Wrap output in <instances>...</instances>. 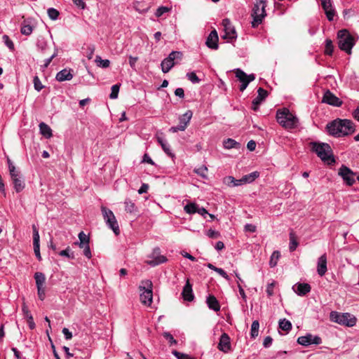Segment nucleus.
I'll list each match as a JSON object with an SVG mask.
<instances>
[{
  "label": "nucleus",
  "mask_w": 359,
  "mask_h": 359,
  "mask_svg": "<svg viewBox=\"0 0 359 359\" xmlns=\"http://www.w3.org/2000/svg\"><path fill=\"white\" fill-rule=\"evenodd\" d=\"M326 128L330 135L343 137L354 133V123L348 119H335L327 123Z\"/></svg>",
  "instance_id": "f257e3e1"
},
{
  "label": "nucleus",
  "mask_w": 359,
  "mask_h": 359,
  "mask_svg": "<svg viewBox=\"0 0 359 359\" xmlns=\"http://www.w3.org/2000/svg\"><path fill=\"white\" fill-rule=\"evenodd\" d=\"M339 48L347 53H351V50L355 43V38L347 29H341L337 33Z\"/></svg>",
  "instance_id": "f03ea898"
},
{
  "label": "nucleus",
  "mask_w": 359,
  "mask_h": 359,
  "mask_svg": "<svg viewBox=\"0 0 359 359\" xmlns=\"http://www.w3.org/2000/svg\"><path fill=\"white\" fill-rule=\"evenodd\" d=\"M311 150L324 162L331 163L334 162L332 156V151L330 145L326 143L311 142Z\"/></svg>",
  "instance_id": "7ed1b4c3"
},
{
  "label": "nucleus",
  "mask_w": 359,
  "mask_h": 359,
  "mask_svg": "<svg viewBox=\"0 0 359 359\" xmlns=\"http://www.w3.org/2000/svg\"><path fill=\"white\" fill-rule=\"evenodd\" d=\"M277 121L285 128H294L298 124V118L290 113L288 109L278 111L276 114Z\"/></svg>",
  "instance_id": "20e7f679"
},
{
  "label": "nucleus",
  "mask_w": 359,
  "mask_h": 359,
  "mask_svg": "<svg viewBox=\"0 0 359 359\" xmlns=\"http://www.w3.org/2000/svg\"><path fill=\"white\" fill-rule=\"evenodd\" d=\"M265 0H257L252 8V17L253 20L252 22V27H257L262 22L263 19L266 15Z\"/></svg>",
  "instance_id": "39448f33"
},
{
  "label": "nucleus",
  "mask_w": 359,
  "mask_h": 359,
  "mask_svg": "<svg viewBox=\"0 0 359 359\" xmlns=\"http://www.w3.org/2000/svg\"><path fill=\"white\" fill-rule=\"evenodd\" d=\"M101 212L107 226L113 231L115 235H119V226L113 212L104 206L101 207Z\"/></svg>",
  "instance_id": "423d86ee"
},
{
  "label": "nucleus",
  "mask_w": 359,
  "mask_h": 359,
  "mask_svg": "<svg viewBox=\"0 0 359 359\" xmlns=\"http://www.w3.org/2000/svg\"><path fill=\"white\" fill-rule=\"evenodd\" d=\"M144 286H140V290H143L140 294V300L144 305H150L152 302V283L151 280H146L142 282Z\"/></svg>",
  "instance_id": "0eeeda50"
},
{
  "label": "nucleus",
  "mask_w": 359,
  "mask_h": 359,
  "mask_svg": "<svg viewBox=\"0 0 359 359\" xmlns=\"http://www.w3.org/2000/svg\"><path fill=\"white\" fill-rule=\"evenodd\" d=\"M182 53L180 51H172L168 57L161 62V69L163 73H168L175 65L174 60L182 57Z\"/></svg>",
  "instance_id": "6e6552de"
},
{
  "label": "nucleus",
  "mask_w": 359,
  "mask_h": 359,
  "mask_svg": "<svg viewBox=\"0 0 359 359\" xmlns=\"http://www.w3.org/2000/svg\"><path fill=\"white\" fill-rule=\"evenodd\" d=\"M148 257L150 259H147L146 263L151 266H156L168 261L165 256L161 255L159 248H155Z\"/></svg>",
  "instance_id": "1a4fd4ad"
},
{
  "label": "nucleus",
  "mask_w": 359,
  "mask_h": 359,
  "mask_svg": "<svg viewBox=\"0 0 359 359\" xmlns=\"http://www.w3.org/2000/svg\"><path fill=\"white\" fill-rule=\"evenodd\" d=\"M332 322L346 327H353L355 325L357 319L355 316H330Z\"/></svg>",
  "instance_id": "9d476101"
},
{
  "label": "nucleus",
  "mask_w": 359,
  "mask_h": 359,
  "mask_svg": "<svg viewBox=\"0 0 359 359\" xmlns=\"http://www.w3.org/2000/svg\"><path fill=\"white\" fill-rule=\"evenodd\" d=\"M236 76L238 79L242 83L239 89L241 91H243L250 82L252 81L255 79V76L253 74L247 75L243 70L241 69H236L235 70Z\"/></svg>",
  "instance_id": "9b49d317"
},
{
  "label": "nucleus",
  "mask_w": 359,
  "mask_h": 359,
  "mask_svg": "<svg viewBox=\"0 0 359 359\" xmlns=\"http://www.w3.org/2000/svg\"><path fill=\"white\" fill-rule=\"evenodd\" d=\"M222 26L224 27V34L222 36L224 39L233 40L237 38V34L234 27L228 18L222 20Z\"/></svg>",
  "instance_id": "f8f14e48"
},
{
  "label": "nucleus",
  "mask_w": 359,
  "mask_h": 359,
  "mask_svg": "<svg viewBox=\"0 0 359 359\" xmlns=\"http://www.w3.org/2000/svg\"><path fill=\"white\" fill-rule=\"evenodd\" d=\"M297 342L302 346H307L311 344L318 345L321 344L322 340L318 336H313L311 334H308L305 336L298 337Z\"/></svg>",
  "instance_id": "ddd939ff"
},
{
  "label": "nucleus",
  "mask_w": 359,
  "mask_h": 359,
  "mask_svg": "<svg viewBox=\"0 0 359 359\" xmlns=\"http://www.w3.org/2000/svg\"><path fill=\"white\" fill-rule=\"evenodd\" d=\"M339 175L343 178L344 181L349 186L355 182V173L348 167L341 166L339 171Z\"/></svg>",
  "instance_id": "4468645a"
},
{
  "label": "nucleus",
  "mask_w": 359,
  "mask_h": 359,
  "mask_svg": "<svg viewBox=\"0 0 359 359\" xmlns=\"http://www.w3.org/2000/svg\"><path fill=\"white\" fill-rule=\"evenodd\" d=\"M322 102L334 107H340L342 104V101L329 90L324 93Z\"/></svg>",
  "instance_id": "2eb2a0df"
},
{
  "label": "nucleus",
  "mask_w": 359,
  "mask_h": 359,
  "mask_svg": "<svg viewBox=\"0 0 359 359\" xmlns=\"http://www.w3.org/2000/svg\"><path fill=\"white\" fill-rule=\"evenodd\" d=\"M311 286L308 283H297L292 286L293 291L299 296H304L311 291Z\"/></svg>",
  "instance_id": "dca6fc26"
},
{
  "label": "nucleus",
  "mask_w": 359,
  "mask_h": 359,
  "mask_svg": "<svg viewBox=\"0 0 359 359\" xmlns=\"http://www.w3.org/2000/svg\"><path fill=\"white\" fill-rule=\"evenodd\" d=\"M218 35L215 29L212 30L208 35L205 44L211 49L217 50L218 48Z\"/></svg>",
  "instance_id": "f3484780"
},
{
  "label": "nucleus",
  "mask_w": 359,
  "mask_h": 359,
  "mask_svg": "<svg viewBox=\"0 0 359 359\" xmlns=\"http://www.w3.org/2000/svg\"><path fill=\"white\" fill-rule=\"evenodd\" d=\"M258 95L252 100V109L257 111L259 105L266 97L268 93L262 88H259L257 90Z\"/></svg>",
  "instance_id": "a211bd4d"
},
{
  "label": "nucleus",
  "mask_w": 359,
  "mask_h": 359,
  "mask_svg": "<svg viewBox=\"0 0 359 359\" xmlns=\"http://www.w3.org/2000/svg\"><path fill=\"white\" fill-rule=\"evenodd\" d=\"M218 348L224 352L227 353L231 348L230 337L226 333H223L219 339L218 344Z\"/></svg>",
  "instance_id": "6ab92c4d"
},
{
  "label": "nucleus",
  "mask_w": 359,
  "mask_h": 359,
  "mask_svg": "<svg viewBox=\"0 0 359 359\" xmlns=\"http://www.w3.org/2000/svg\"><path fill=\"white\" fill-rule=\"evenodd\" d=\"M327 256L326 254L321 255L317 263V272L320 276H323L327 272Z\"/></svg>",
  "instance_id": "aec40b11"
},
{
  "label": "nucleus",
  "mask_w": 359,
  "mask_h": 359,
  "mask_svg": "<svg viewBox=\"0 0 359 359\" xmlns=\"http://www.w3.org/2000/svg\"><path fill=\"white\" fill-rule=\"evenodd\" d=\"M192 115V111L191 110H188L179 118L180 123L178 125L180 126V131H184L187 128L189 123L191 121Z\"/></svg>",
  "instance_id": "412c9836"
},
{
  "label": "nucleus",
  "mask_w": 359,
  "mask_h": 359,
  "mask_svg": "<svg viewBox=\"0 0 359 359\" xmlns=\"http://www.w3.org/2000/svg\"><path fill=\"white\" fill-rule=\"evenodd\" d=\"M73 70L71 69H64L56 74L55 79L60 82L70 81L73 78Z\"/></svg>",
  "instance_id": "4be33fe9"
},
{
  "label": "nucleus",
  "mask_w": 359,
  "mask_h": 359,
  "mask_svg": "<svg viewBox=\"0 0 359 359\" xmlns=\"http://www.w3.org/2000/svg\"><path fill=\"white\" fill-rule=\"evenodd\" d=\"M182 295L183 299L186 301L191 302L194 299V296L193 294L192 285L189 280H187L186 284L184 286Z\"/></svg>",
  "instance_id": "5701e85b"
},
{
  "label": "nucleus",
  "mask_w": 359,
  "mask_h": 359,
  "mask_svg": "<svg viewBox=\"0 0 359 359\" xmlns=\"http://www.w3.org/2000/svg\"><path fill=\"white\" fill-rule=\"evenodd\" d=\"M208 307L215 312H217L220 309V305L218 300L213 295H209L206 300Z\"/></svg>",
  "instance_id": "b1692460"
},
{
  "label": "nucleus",
  "mask_w": 359,
  "mask_h": 359,
  "mask_svg": "<svg viewBox=\"0 0 359 359\" xmlns=\"http://www.w3.org/2000/svg\"><path fill=\"white\" fill-rule=\"evenodd\" d=\"M14 189L16 192L22 191L25 188V183L22 180L20 175L16 176V177L11 178Z\"/></svg>",
  "instance_id": "393cba45"
},
{
  "label": "nucleus",
  "mask_w": 359,
  "mask_h": 359,
  "mask_svg": "<svg viewBox=\"0 0 359 359\" xmlns=\"http://www.w3.org/2000/svg\"><path fill=\"white\" fill-rule=\"evenodd\" d=\"M224 182L229 187H238L243 184V178L235 179L232 176H228L224 179Z\"/></svg>",
  "instance_id": "a878e982"
},
{
  "label": "nucleus",
  "mask_w": 359,
  "mask_h": 359,
  "mask_svg": "<svg viewBox=\"0 0 359 359\" xmlns=\"http://www.w3.org/2000/svg\"><path fill=\"white\" fill-rule=\"evenodd\" d=\"M39 127L40 133L43 136H44L46 138H50L52 137V130L50 128V126H48L46 123L41 122V123H39Z\"/></svg>",
  "instance_id": "bb28decb"
},
{
  "label": "nucleus",
  "mask_w": 359,
  "mask_h": 359,
  "mask_svg": "<svg viewBox=\"0 0 359 359\" xmlns=\"http://www.w3.org/2000/svg\"><path fill=\"white\" fill-rule=\"evenodd\" d=\"M223 146L225 149H230L233 148L238 149L240 148L241 144L233 139L228 138L223 141Z\"/></svg>",
  "instance_id": "cd10ccee"
},
{
  "label": "nucleus",
  "mask_w": 359,
  "mask_h": 359,
  "mask_svg": "<svg viewBox=\"0 0 359 359\" xmlns=\"http://www.w3.org/2000/svg\"><path fill=\"white\" fill-rule=\"evenodd\" d=\"M157 140L158 142L161 144L165 153L168 156L173 157L174 154L171 152L170 144L161 137H158Z\"/></svg>",
  "instance_id": "c85d7f7f"
},
{
  "label": "nucleus",
  "mask_w": 359,
  "mask_h": 359,
  "mask_svg": "<svg viewBox=\"0 0 359 359\" xmlns=\"http://www.w3.org/2000/svg\"><path fill=\"white\" fill-rule=\"evenodd\" d=\"M259 176V172L257 171L252 172L250 174L244 175L243 178V184H250L254 182Z\"/></svg>",
  "instance_id": "c756f323"
},
{
  "label": "nucleus",
  "mask_w": 359,
  "mask_h": 359,
  "mask_svg": "<svg viewBox=\"0 0 359 359\" xmlns=\"http://www.w3.org/2000/svg\"><path fill=\"white\" fill-rule=\"evenodd\" d=\"M34 279L36 280V287H38L39 286L44 287L45 282H46V276L43 273H41V272L35 273Z\"/></svg>",
  "instance_id": "7c9ffc66"
},
{
  "label": "nucleus",
  "mask_w": 359,
  "mask_h": 359,
  "mask_svg": "<svg viewBox=\"0 0 359 359\" xmlns=\"http://www.w3.org/2000/svg\"><path fill=\"white\" fill-rule=\"evenodd\" d=\"M97 65L102 68H107L109 67L110 61L107 59L103 60L99 55H97L95 60Z\"/></svg>",
  "instance_id": "2f4dec72"
},
{
  "label": "nucleus",
  "mask_w": 359,
  "mask_h": 359,
  "mask_svg": "<svg viewBox=\"0 0 359 359\" xmlns=\"http://www.w3.org/2000/svg\"><path fill=\"white\" fill-rule=\"evenodd\" d=\"M259 323L258 320H254L251 325L250 336L252 338H255L259 334Z\"/></svg>",
  "instance_id": "473e14b6"
},
{
  "label": "nucleus",
  "mask_w": 359,
  "mask_h": 359,
  "mask_svg": "<svg viewBox=\"0 0 359 359\" xmlns=\"http://www.w3.org/2000/svg\"><path fill=\"white\" fill-rule=\"evenodd\" d=\"M125 210L127 212L133 213L137 210V208L133 202L129 199L125 201Z\"/></svg>",
  "instance_id": "72a5a7b5"
},
{
  "label": "nucleus",
  "mask_w": 359,
  "mask_h": 359,
  "mask_svg": "<svg viewBox=\"0 0 359 359\" xmlns=\"http://www.w3.org/2000/svg\"><path fill=\"white\" fill-rule=\"evenodd\" d=\"M59 255L61 257H65L70 259L75 258L74 253L69 247H67L65 250H62L59 252Z\"/></svg>",
  "instance_id": "f704fd0d"
},
{
  "label": "nucleus",
  "mask_w": 359,
  "mask_h": 359,
  "mask_svg": "<svg viewBox=\"0 0 359 359\" xmlns=\"http://www.w3.org/2000/svg\"><path fill=\"white\" fill-rule=\"evenodd\" d=\"M298 246V242L296 239L295 235L294 233L291 232L290 233V250L294 251Z\"/></svg>",
  "instance_id": "c9c22d12"
},
{
  "label": "nucleus",
  "mask_w": 359,
  "mask_h": 359,
  "mask_svg": "<svg viewBox=\"0 0 359 359\" xmlns=\"http://www.w3.org/2000/svg\"><path fill=\"white\" fill-rule=\"evenodd\" d=\"M279 327L284 331L288 332L292 328V324L289 320L283 319L279 321Z\"/></svg>",
  "instance_id": "e433bc0d"
},
{
  "label": "nucleus",
  "mask_w": 359,
  "mask_h": 359,
  "mask_svg": "<svg viewBox=\"0 0 359 359\" xmlns=\"http://www.w3.org/2000/svg\"><path fill=\"white\" fill-rule=\"evenodd\" d=\"M198 205L194 203H190L186 205L184 208V211L188 214H194L197 211Z\"/></svg>",
  "instance_id": "4c0bfd02"
},
{
  "label": "nucleus",
  "mask_w": 359,
  "mask_h": 359,
  "mask_svg": "<svg viewBox=\"0 0 359 359\" xmlns=\"http://www.w3.org/2000/svg\"><path fill=\"white\" fill-rule=\"evenodd\" d=\"M280 255L278 251H274L270 258L269 265L271 267H274L277 264V262L280 257Z\"/></svg>",
  "instance_id": "58836bf2"
},
{
  "label": "nucleus",
  "mask_w": 359,
  "mask_h": 359,
  "mask_svg": "<svg viewBox=\"0 0 359 359\" xmlns=\"http://www.w3.org/2000/svg\"><path fill=\"white\" fill-rule=\"evenodd\" d=\"M334 50V46L332 44V41L330 39H327L325 40V53L328 55H332Z\"/></svg>",
  "instance_id": "ea45409f"
},
{
  "label": "nucleus",
  "mask_w": 359,
  "mask_h": 359,
  "mask_svg": "<svg viewBox=\"0 0 359 359\" xmlns=\"http://www.w3.org/2000/svg\"><path fill=\"white\" fill-rule=\"evenodd\" d=\"M120 85L115 84L111 86V92L109 95V97L111 99H116L118 97V92H119Z\"/></svg>",
  "instance_id": "a19ab883"
},
{
  "label": "nucleus",
  "mask_w": 359,
  "mask_h": 359,
  "mask_svg": "<svg viewBox=\"0 0 359 359\" xmlns=\"http://www.w3.org/2000/svg\"><path fill=\"white\" fill-rule=\"evenodd\" d=\"M59 14V11L53 8H50L48 9V17L53 20H57Z\"/></svg>",
  "instance_id": "79ce46f5"
},
{
  "label": "nucleus",
  "mask_w": 359,
  "mask_h": 359,
  "mask_svg": "<svg viewBox=\"0 0 359 359\" xmlns=\"http://www.w3.org/2000/svg\"><path fill=\"white\" fill-rule=\"evenodd\" d=\"M33 28L29 25H22L20 32L23 35L29 36L32 34Z\"/></svg>",
  "instance_id": "37998d69"
},
{
  "label": "nucleus",
  "mask_w": 359,
  "mask_h": 359,
  "mask_svg": "<svg viewBox=\"0 0 359 359\" xmlns=\"http://www.w3.org/2000/svg\"><path fill=\"white\" fill-rule=\"evenodd\" d=\"M34 87L36 90L39 92L43 88V86L42 85L39 78L37 76H35L33 79Z\"/></svg>",
  "instance_id": "c03bdc74"
},
{
  "label": "nucleus",
  "mask_w": 359,
  "mask_h": 359,
  "mask_svg": "<svg viewBox=\"0 0 359 359\" xmlns=\"http://www.w3.org/2000/svg\"><path fill=\"white\" fill-rule=\"evenodd\" d=\"M187 77L193 83H198L201 79L197 76L194 72H189L187 74Z\"/></svg>",
  "instance_id": "a18cd8bd"
},
{
  "label": "nucleus",
  "mask_w": 359,
  "mask_h": 359,
  "mask_svg": "<svg viewBox=\"0 0 359 359\" xmlns=\"http://www.w3.org/2000/svg\"><path fill=\"white\" fill-rule=\"evenodd\" d=\"M194 171L196 173L201 176L203 178H207L208 168L205 166H202L197 169H195Z\"/></svg>",
  "instance_id": "49530a36"
},
{
  "label": "nucleus",
  "mask_w": 359,
  "mask_h": 359,
  "mask_svg": "<svg viewBox=\"0 0 359 359\" xmlns=\"http://www.w3.org/2000/svg\"><path fill=\"white\" fill-rule=\"evenodd\" d=\"M3 41L5 43V45L11 50H14V44L13 41L10 39L9 36L7 35L3 36Z\"/></svg>",
  "instance_id": "de8ad7c7"
},
{
  "label": "nucleus",
  "mask_w": 359,
  "mask_h": 359,
  "mask_svg": "<svg viewBox=\"0 0 359 359\" xmlns=\"http://www.w3.org/2000/svg\"><path fill=\"white\" fill-rule=\"evenodd\" d=\"M33 228V245L39 244V233L36 227L34 225Z\"/></svg>",
  "instance_id": "09e8293b"
},
{
  "label": "nucleus",
  "mask_w": 359,
  "mask_h": 359,
  "mask_svg": "<svg viewBox=\"0 0 359 359\" xmlns=\"http://www.w3.org/2000/svg\"><path fill=\"white\" fill-rule=\"evenodd\" d=\"M163 336L167 340H168L170 346L175 345V344H177V341L173 338L172 335L170 333H169L168 332H165L163 333Z\"/></svg>",
  "instance_id": "8fccbe9b"
},
{
  "label": "nucleus",
  "mask_w": 359,
  "mask_h": 359,
  "mask_svg": "<svg viewBox=\"0 0 359 359\" xmlns=\"http://www.w3.org/2000/svg\"><path fill=\"white\" fill-rule=\"evenodd\" d=\"M321 5L325 11L332 9V5L330 0H321Z\"/></svg>",
  "instance_id": "3c124183"
},
{
  "label": "nucleus",
  "mask_w": 359,
  "mask_h": 359,
  "mask_svg": "<svg viewBox=\"0 0 359 359\" xmlns=\"http://www.w3.org/2000/svg\"><path fill=\"white\" fill-rule=\"evenodd\" d=\"M172 353L177 359H193L189 355L182 353L177 351H173Z\"/></svg>",
  "instance_id": "603ef678"
},
{
  "label": "nucleus",
  "mask_w": 359,
  "mask_h": 359,
  "mask_svg": "<svg viewBox=\"0 0 359 359\" xmlns=\"http://www.w3.org/2000/svg\"><path fill=\"white\" fill-rule=\"evenodd\" d=\"M170 11V8L165 6H161L159 7L156 11V17H161L164 13L168 12Z\"/></svg>",
  "instance_id": "864d4df0"
},
{
  "label": "nucleus",
  "mask_w": 359,
  "mask_h": 359,
  "mask_svg": "<svg viewBox=\"0 0 359 359\" xmlns=\"http://www.w3.org/2000/svg\"><path fill=\"white\" fill-rule=\"evenodd\" d=\"M8 170L11 178L16 177V176L20 175V172L16 169L15 165L8 167Z\"/></svg>",
  "instance_id": "5fc2aeb1"
},
{
  "label": "nucleus",
  "mask_w": 359,
  "mask_h": 359,
  "mask_svg": "<svg viewBox=\"0 0 359 359\" xmlns=\"http://www.w3.org/2000/svg\"><path fill=\"white\" fill-rule=\"evenodd\" d=\"M79 241L85 242L87 243H89L90 241L89 237L86 233H84L83 231H81L79 233Z\"/></svg>",
  "instance_id": "6e6d98bb"
},
{
  "label": "nucleus",
  "mask_w": 359,
  "mask_h": 359,
  "mask_svg": "<svg viewBox=\"0 0 359 359\" xmlns=\"http://www.w3.org/2000/svg\"><path fill=\"white\" fill-rule=\"evenodd\" d=\"M37 292H38V296H39V298L41 299V300H43L45 297H46V294H45V287H37Z\"/></svg>",
  "instance_id": "4d7b16f0"
},
{
  "label": "nucleus",
  "mask_w": 359,
  "mask_h": 359,
  "mask_svg": "<svg viewBox=\"0 0 359 359\" xmlns=\"http://www.w3.org/2000/svg\"><path fill=\"white\" fill-rule=\"evenodd\" d=\"M326 14V17L329 21H332L334 20V17L335 15V11L332 8L331 10H327V11H325Z\"/></svg>",
  "instance_id": "13d9d810"
},
{
  "label": "nucleus",
  "mask_w": 359,
  "mask_h": 359,
  "mask_svg": "<svg viewBox=\"0 0 359 359\" xmlns=\"http://www.w3.org/2000/svg\"><path fill=\"white\" fill-rule=\"evenodd\" d=\"M274 285H275L274 282L267 285L266 292L268 296L271 297L273 294Z\"/></svg>",
  "instance_id": "bf43d9fd"
},
{
  "label": "nucleus",
  "mask_w": 359,
  "mask_h": 359,
  "mask_svg": "<svg viewBox=\"0 0 359 359\" xmlns=\"http://www.w3.org/2000/svg\"><path fill=\"white\" fill-rule=\"evenodd\" d=\"M207 236L211 238H216L219 236V233L215 230L209 229L207 232Z\"/></svg>",
  "instance_id": "052dcab7"
},
{
  "label": "nucleus",
  "mask_w": 359,
  "mask_h": 359,
  "mask_svg": "<svg viewBox=\"0 0 359 359\" xmlns=\"http://www.w3.org/2000/svg\"><path fill=\"white\" fill-rule=\"evenodd\" d=\"M27 323L29 325V327L31 329V330H34L35 328V323L34 321V319H33V317L32 316H29L27 318Z\"/></svg>",
  "instance_id": "680f3d73"
},
{
  "label": "nucleus",
  "mask_w": 359,
  "mask_h": 359,
  "mask_svg": "<svg viewBox=\"0 0 359 359\" xmlns=\"http://www.w3.org/2000/svg\"><path fill=\"white\" fill-rule=\"evenodd\" d=\"M244 229L245 231L253 233L256 231V226L252 224H247L245 225Z\"/></svg>",
  "instance_id": "e2e57ef3"
},
{
  "label": "nucleus",
  "mask_w": 359,
  "mask_h": 359,
  "mask_svg": "<svg viewBox=\"0 0 359 359\" xmlns=\"http://www.w3.org/2000/svg\"><path fill=\"white\" fill-rule=\"evenodd\" d=\"M83 255L88 258V259H90L91 257H92V253H91V251H90V245L89 244L87 245L84 248H83Z\"/></svg>",
  "instance_id": "0e129e2a"
},
{
  "label": "nucleus",
  "mask_w": 359,
  "mask_h": 359,
  "mask_svg": "<svg viewBox=\"0 0 359 359\" xmlns=\"http://www.w3.org/2000/svg\"><path fill=\"white\" fill-rule=\"evenodd\" d=\"M62 333L67 340H69L72 338V334L67 328L64 327L62 329Z\"/></svg>",
  "instance_id": "69168bd1"
},
{
  "label": "nucleus",
  "mask_w": 359,
  "mask_h": 359,
  "mask_svg": "<svg viewBox=\"0 0 359 359\" xmlns=\"http://www.w3.org/2000/svg\"><path fill=\"white\" fill-rule=\"evenodd\" d=\"M215 271L219 273L221 276H222L224 278H225L226 280H229V276L227 275V273L224 271V270H223L221 268H218L217 269H215Z\"/></svg>",
  "instance_id": "338daca9"
},
{
  "label": "nucleus",
  "mask_w": 359,
  "mask_h": 359,
  "mask_svg": "<svg viewBox=\"0 0 359 359\" xmlns=\"http://www.w3.org/2000/svg\"><path fill=\"white\" fill-rule=\"evenodd\" d=\"M272 341H273V339H272V338L271 337H266L264 339L263 346L265 348H268V347H269L271 345Z\"/></svg>",
  "instance_id": "774afa93"
}]
</instances>
